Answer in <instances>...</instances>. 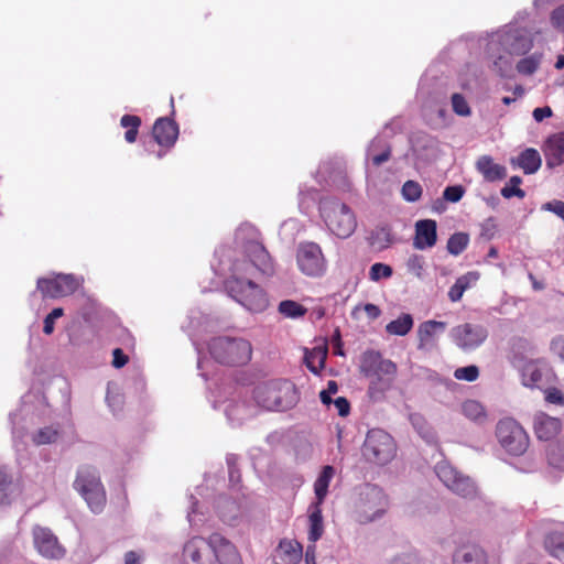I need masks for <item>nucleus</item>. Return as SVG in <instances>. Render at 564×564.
<instances>
[{"mask_svg":"<svg viewBox=\"0 0 564 564\" xmlns=\"http://www.w3.org/2000/svg\"><path fill=\"white\" fill-rule=\"evenodd\" d=\"M361 373L370 380L368 394L378 401L391 388L397 373V366L388 359H382L379 352L367 351L360 364Z\"/></svg>","mask_w":564,"mask_h":564,"instance_id":"1","label":"nucleus"},{"mask_svg":"<svg viewBox=\"0 0 564 564\" xmlns=\"http://www.w3.org/2000/svg\"><path fill=\"white\" fill-rule=\"evenodd\" d=\"M253 398L257 404L265 410L285 411L296 404L299 394L293 382L288 379H275L257 386Z\"/></svg>","mask_w":564,"mask_h":564,"instance_id":"2","label":"nucleus"},{"mask_svg":"<svg viewBox=\"0 0 564 564\" xmlns=\"http://www.w3.org/2000/svg\"><path fill=\"white\" fill-rule=\"evenodd\" d=\"M241 268L235 264L234 274L225 282L228 294L250 312L259 313L267 308L264 291L250 279L238 276Z\"/></svg>","mask_w":564,"mask_h":564,"instance_id":"3","label":"nucleus"},{"mask_svg":"<svg viewBox=\"0 0 564 564\" xmlns=\"http://www.w3.org/2000/svg\"><path fill=\"white\" fill-rule=\"evenodd\" d=\"M321 216L327 228L338 238L350 237L357 227L351 208L337 198H324L319 203Z\"/></svg>","mask_w":564,"mask_h":564,"instance_id":"4","label":"nucleus"},{"mask_svg":"<svg viewBox=\"0 0 564 564\" xmlns=\"http://www.w3.org/2000/svg\"><path fill=\"white\" fill-rule=\"evenodd\" d=\"M208 350L217 362L227 366L246 365L252 355V347L248 340L228 336L213 338L208 344Z\"/></svg>","mask_w":564,"mask_h":564,"instance_id":"5","label":"nucleus"},{"mask_svg":"<svg viewBox=\"0 0 564 564\" xmlns=\"http://www.w3.org/2000/svg\"><path fill=\"white\" fill-rule=\"evenodd\" d=\"M74 488L82 495L93 512L99 513L104 510L107 501L106 491L95 467L80 466Z\"/></svg>","mask_w":564,"mask_h":564,"instance_id":"6","label":"nucleus"},{"mask_svg":"<svg viewBox=\"0 0 564 564\" xmlns=\"http://www.w3.org/2000/svg\"><path fill=\"white\" fill-rule=\"evenodd\" d=\"M362 455L370 463L386 465L395 455V443L383 430H370L362 445Z\"/></svg>","mask_w":564,"mask_h":564,"instance_id":"7","label":"nucleus"},{"mask_svg":"<svg viewBox=\"0 0 564 564\" xmlns=\"http://www.w3.org/2000/svg\"><path fill=\"white\" fill-rule=\"evenodd\" d=\"M499 444L511 455L520 456L529 447V436L524 429L513 419L500 420L496 427Z\"/></svg>","mask_w":564,"mask_h":564,"instance_id":"8","label":"nucleus"},{"mask_svg":"<svg viewBox=\"0 0 564 564\" xmlns=\"http://www.w3.org/2000/svg\"><path fill=\"white\" fill-rule=\"evenodd\" d=\"M296 262L301 272L307 276H322L326 271V260L319 245L301 242L296 251Z\"/></svg>","mask_w":564,"mask_h":564,"instance_id":"9","label":"nucleus"},{"mask_svg":"<svg viewBox=\"0 0 564 564\" xmlns=\"http://www.w3.org/2000/svg\"><path fill=\"white\" fill-rule=\"evenodd\" d=\"M440 480L454 494L463 498H474L477 496V487L468 477L456 470L447 463H440L435 468Z\"/></svg>","mask_w":564,"mask_h":564,"instance_id":"10","label":"nucleus"},{"mask_svg":"<svg viewBox=\"0 0 564 564\" xmlns=\"http://www.w3.org/2000/svg\"><path fill=\"white\" fill-rule=\"evenodd\" d=\"M488 337V330L480 324L464 323L451 330L453 343L464 351H470L481 346Z\"/></svg>","mask_w":564,"mask_h":564,"instance_id":"11","label":"nucleus"},{"mask_svg":"<svg viewBox=\"0 0 564 564\" xmlns=\"http://www.w3.org/2000/svg\"><path fill=\"white\" fill-rule=\"evenodd\" d=\"M78 286V281L72 274H56L53 278H40L36 283V288L44 299H58L70 295Z\"/></svg>","mask_w":564,"mask_h":564,"instance_id":"12","label":"nucleus"},{"mask_svg":"<svg viewBox=\"0 0 564 564\" xmlns=\"http://www.w3.org/2000/svg\"><path fill=\"white\" fill-rule=\"evenodd\" d=\"M33 543L36 551L50 560H61L65 555L64 546L51 529L35 525L32 530Z\"/></svg>","mask_w":564,"mask_h":564,"instance_id":"13","label":"nucleus"},{"mask_svg":"<svg viewBox=\"0 0 564 564\" xmlns=\"http://www.w3.org/2000/svg\"><path fill=\"white\" fill-rule=\"evenodd\" d=\"M184 556L193 564H215V552L208 539L194 536L184 545Z\"/></svg>","mask_w":564,"mask_h":564,"instance_id":"14","label":"nucleus"},{"mask_svg":"<svg viewBox=\"0 0 564 564\" xmlns=\"http://www.w3.org/2000/svg\"><path fill=\"white\" fill-rule=\"evenodd\" d=\"M210 543L215 552V563L242 564V560L237 547L220 533L215 532L210 534Z\"/></svg>","mask_w":564,"mask_h":564,"instance_id":"15","label":"nucleus"},{"mask_svg":"<svg viewBox=\"0 0 564 564\" xmlns=\"http://www.w3.org/2000/svg\"><path fill=\"white\" fill-rule=\"evenodd\" d=\"M245 252L252 265L261 273L271 275L274 272L273 261L262 243L248 241L245 246Z\"/></svg>","mask_w":564,"mask_h":564,"instance_id":"16","label":"nucleus"},{"mask_svg":"<svg viewBox=\"0 0 564 564\" xmlns=\"http://www.w3.org/2000/svg\"><path fill=\"white\" fill-rule=\"evenodd\" d=\"M152 135L159 145L172 148L178 138V124L171 118H159L153 124Z\"/></svg>","mask_w":564,"mask_h":564,"instance_id":"17","label":"nucleus"},{"mask_svg":"<svg viewBox=\"0 0 564 564\" xmlns=\"http://www.w3.org/2000/svg\"><path fill=\"white\" fill-rule=\"evenodd\" d=\"M447 324L438 321H425L417 328V349L432 350L437 346V335L446 329Z\"/></svg>","mask_w":564,"mask_h":564,"instance_id":"18","label":"nucleus"},{"mask_svg":"<svg viewBox=\"0 0 564 564\" xmlns=\"http://www.w3.org/2000/svg\"><path fill=\"white\" fill-rule=\"evenodd\" d=\"M437 241V224L433 219H422L415 223L413 247L417 250L432 248Z\"/></svg>","mask_w":564,"mask_h":564,"instance_id":"19","label":"nucleus"},{"mask_svg":"<svg viewBox=\"0 0 564 564\" xmlns=\"http://www.w3.org/2000/svg\"><path fill=\"white\" fill-rule=\"evenodd\" d=\"M543 153L546 166L554 169L564 163V131L550 135L544 145Z\"/></svg>","mask_w":564,"mask_h":564,"instance_id":"20","label":"nucleus"},{"mask_svg":"<svg viewBox=\"0 0 564 564\" xmlns=\"http://www.w3.org/2000/svg\"><path fill=\"white\" fill-rule=\"evenodd\" d=\"M533 427L539 440L550 441L560 433L562 423L556 417L538 413L534 416Z\"/></svg>","mask_w":564,"mask_h":564,"instance_id":"21","label":"nucleus"},{"mask_svg":"<svg viewBox=\"0 0 564 564\" xmlns=\"http://www.w3.org/2000/svg\"><path fill=\"white\" fill-rule=\"evenodd\" d=\"M476 170L482 175L487 182L502 181L507 177V169L505 165L495 163L490 155H481L476 161Z\"/></svg>","mask_w":564,"mask_h":564,"instance_id":"22","label":"nucleus"},{"mask_svg":"<svg viewBox=\"0 0 564 564\" xmlns=\"http://www.w3.org/2000/svg\"><path fill=\"white\" fill-rule=\"evenodd\" d=\"M454 564H487L486 554L477 545H464L454 555Z\"/></svg>","mask_w":564,"mask_h":564,"instance_id":"23","label":"nucleus"},{"mask_svg":"<svg viewBox=\"0 0 564 564\" xmlns=\"http://www.w3.org/2000/svg\"><path fill=\"white\" fill-rule=\"evenodd\" d=\"M479 278L480 274L477 271H469L457 278L448 291V299L454 303L460 301L464 292L475 285Z\"/></svg>","mask_w":564,"mask_h":564,"instance_id":"24","label":"nucleus"},{"mask_svg":"<svg viewBox=\"0 0 564 564\" xmlns=\"http://www.w3.org/2000/svg\"><path fill=\"white\" fill-rule=\"evenodd\" d=\"M512 162L522 169L524 174L535 173L542 164L540 153L533 148H528L522 151L517 160H512Z\"/></svg>","mask_w":564,"mask_h":564,"instance_id":"25","label":"nucleus"},{"mask_svg":"<svg viewBox=\"0 0 564 564\" xmlns=\"http://www.w3.org/2000/svg\"><path fill=\"white\" fill-rule=\"evenodd\" d=\"M334 474H335V469L333 466L327 465V466L323 467L319 476L317 477V479L314 482V492L316 496V502H314L313 505L322 506V503L324 502V500L327 496L329 482H330L332 478L334 477Z\"/></svg>","mask_w":564,"mask_h":564,"instance_id":"26","label":"nucleus"},{"mask_svg":"<svg viewBox=\"0 0 564 564\" xmlns=\"http://www.w3.org/2000/svg\"><path fill=\"white\" fill-rule=\"evenodd\" d=\"M509 52L514 55H524L533 47V36L528 31H518L511 35Z\"/></svg>","mask_w":564,"mask_h":564,"instance_id":"27","label":"nucleus"},{"mask_svg":"<svg viewBox=\"0 0 564 564\" xmlns=\"http://www.w3.org/2000/svg\"><path fill=\"white\" fill-rule=\"evenodd\" d=\"M310 531L308 540L313 543L318 541L324 533L323 514L319 505L311 506V513L308 516Z\"/></svg>","mask_w":564,"mask_h":564,"instance_id":"28","label":"nucleus"},{"mask_svg":"<svg viewBox=\"0 0 564 564\" xmlns=\"http://www.w3.org/2000/svg\"><path fill=\"white\" fill-rule=\"evenodd\" d=\"M327 358V347H315L305 354L306 367L315 375L319 373L325 367Z\"/></svg>","mask_w":564,"mask_h":564,"instance_id":"29","label":"nucleus"},{"mask_svg":"<svg viewBox=\"0 0 564 564\" xmlns=\"http://www.w3.org/2000/svg\"><path fill=\"white\" fill-rule=\"evenodd\" d=\"M369 243L371 247L383 250L392 243L391 229L388 226H378L369 235Z\"/></svg>","mask_w":564,"mask_h":564,"instance_id":"30","label":"nucleus"},{"mask_svg":"<svg viewBox=\"0 0 564 564\" xmlns=\"http://www.w3.org/2000/svg\"><path fill=\"white\" fill-rule=\"evenodd\" d=\"M413 327V318L410 314H402L397 319L391 321L386 326V330L390 335L405 336Z\"/></svg>","mask_w":564,"mask_h":564,"instance_id":"31","label":"nucleus"},{"mask_svg":"<svg viewBox=\"0 0 564 564\" xmlns=\"http://www.w3.org/2000/svg\"><path fill=\"white\" fill-rule=\"evenodd\" d=\"M141 118L135 115H123L120 119V126L126 128L124 140L128 143H134L137 141L139 129L141 127Z\"/></svg>","mask_w":564,"mask_h":564,"instance_id":"32","label":"nucleus"},{"mask_svg":"<svg viewBox=\"0 0 564 564\" xmlns=\"http://www.w3.org/2000/svg\"><path fill=\"white\" fill-rule=\"evenodd\" d=\"M547 552L560 560H564V535L558 532L547 534L544 541Z\"/></svg>","mask_w":564,"mask_h":564,"instance_id":"33","label":"nucleus"},{"mask_svg":"<svg viewBox=\"0 0 564 564\" xmlns=\"http://www.w3.org/2000/svg\"><path fill=\"white\" fill-rule=\"evenodd\" d=\"M278 311L281 315L288 318H299L307 313V308L292 300H284L280 302Z\"/></svg>","mask_w":564,"mask_h":564,"instance_id":"34","label":"nucleus"},{"mask_svg":"<svg viewBox=\"0 0 564 564\" xmlns=\"http://www.w3.org/2000/svg\"><path fill=\"white\" fill-rule=\"evenodd\" d=\"M542 370L538 367L536 362L529 361L522 369V382L527 387H535L542 381Z\"/></svg>","mask_w":564,"mask_h":564,"instance_id":"35","label":"nucleus"},{"mask_svg":"<svg viewBox=\"0 0 564 564\" xmlns=\"http://www.w3.org/2000/svg\"><path fill=\"white\" fill-rule=\"evenodd\" d=\"M463 414L475 422H484L486 420V412L484 406L475 400H467L462 404Z\"/></svg>","mask_w":564,"mask_h":564,"instance_id":"36","label":"nucleus"},{"mask_svg":"<svg viewBox=\"0 0 564 564\" xmlns=\"http://www.w3.org/2000/svg\"><path fill=\"white\" fill-rule=\"evenodd\" d=\"M279 550L291 561L299 562L302 557V544L294 540H282L279 543Z\"/></svg>","mask_w":564,"mask_h":564,"instance_id":"37","label":"nucleus"},{"mask_svg":"<svg viewBox=\"0 0 564 564\" xmlns=\"http://www.w3.org/2000/svg\"><path fill=\"white\" fill-rule=\"evenodd\" d=\"M469 236L465 232H456L447 240V251L453 256L460 254L468 246Z\"/></svg>","mask_w":564,"mask_h":564,"instance_id":"38","label":"nucleus"},{"mask_svg":"<svg viewBox=\"0 0 564 564\" xmlns=\"http://www.w3.org/2000/svg\"><path fill=\"white\" fill-rule=\"evenodd\" d=\"M541 63V55L532 54L528 57L520 59L517 63V70L522 75H532L536 72Z\"/></svg>","mask_w":564,"mask_h":564,"instance_id":"39","label":"nucleus"},{"mask_svg":"<svg viewBox=\"0 0 564 564\" xmlns=\"http://www.w3.org/2000/svg\"><path fill=\"white\" fill-rule=\"evenodd\" d=\"M58 431L52 426H45L40 429L32 437V441L36 445H46L56 442L58 438Z\"/></svg>","mask_w":564,"mask_h":564,"instance_id":"40","label":"nucleus"},{"mask_svg":"<svg viewBox=\"0 0 564 564\" xmlns=\"http://www.w3.org/2000/svg\"><path fill=\"white\" fill-rule=\"evenodd\" d=\"M393 274V270L389 264L376 262L370 267L369 279L378 282L380 279H389Z\"/></svg>","mask_w":564,"mask_h":564,"instance_id":"41","label":"nucleus"},{"mask_svg":"<svg viewBox=\"0 0 564 564\" xmlns=\"http://www.w3.org/2000/svg\"><path fill=\"white\" fill-rule=\"evenodd\" d=\"M549 463L564 470V442L561 444L552 445L547 452Z\"/></svg>","mask_w":564,"mask_h":564,"instance_id":"42","label":"nucleus"},{"mask_svg":"<svg viewBox=\"0 0 564 564\" xmlns=\"http://www.w3.org/2000/svg\"><path fill=\"white\" fill-rule=\"evenodd\" d=\"M406 270L412 275L422 279L424 273V258L421 254H411L406 260Z\"/></svg>","mask_w":564,"mask_h":564,"instance_id":"43","label":"nucleus"},{"mask_svg":"<svg viewBox=\"0 0 564 564\" xmlns=\"http://www.w3.org/2000/svg\"><path fill=\"white\" fill-rule=\"evenodd\" d=\"M422 195V187L415 181H406L402 186V196L408 202H416Z\"/></svg>","mask_w":564,"mask_h":564,"instance_id":"44","label":"nucleus"},{"mask_svg":"<svg viewBox=\"0 0 564 564\" xmlns=\"http://www.w3.org/2000/svg\"><path fill=\"white\" fill-rule=\"evenodd\" d=\"M454 377L457 380H464L468 382L476 381L479 377V369L475 365L457 368L454 371Z\"/></svg>","mask_w":564,"mask_h":564,"instance_id":"45","label":"nucleus"},{"mask_svg":"<svg viewBox=\"0 0 564 564\" xmlns=\"http://www.w3.org/2000/svg\"><path fill=\"white\" fill-rule=\"evenodd\" d=\"M452 106L455 113L458 116H469L470 108L462 94H453L452 95Z\"/></svg>","mask_w":564,"mask_h":564,"instance_id":"46","label":"nucleus"},{"mask_svg":"<svg viewBox=\"0 0 564 564\" xmlns=\"http://www.w3.org/2000/svg\"><path fill=\"white\" fill-rule=\"evenodd\" d=\"M64 311L62 307L54 308L46 317L44 318L43 332L46 335H51L54 332L55 321L62 317Z\"/></svg>","mask_w":564,"mask_h":564,"instance_id":"47","label":"nucleus"},{"mask_svg":"<svg viewBox=\"0 0 564 564\" xmlns=\"http://www.w3.org/2000/svg\"><path fill=\"white\" fill-rule=\"evenodd\" d=\"M12 479L4 468H0V503L8 502V490Z\"/></svg>","mask_w":564,"mask_h":564,"instance_id":"48","label":"nucleus"},{"mask_svg":"<svg viewBox=\"0 0 564 564\" xmlns=\"http://www.w3.org/2000/svg\"><path fill=\"white\" fill-rule=\"evenodd\" d=\"M465 189L462 185L447 186L443 192L444 199L457 203L464 196Z\"/></svg>","mask_w":564,"mask_h":564,"instance_id":"49","label":"nucleus"},{"mask_svg":"<svg viewBox=\"0 0 564 564\" xmlns=\"http://www.w3.org/2000/svg\"><path fill=\"white\" fill-rule=\"evenodd\" d=\"M551 23L557 31L564 33V4L555 8L552 11Z\"/></svg>","mask_w":564,"mask_h":564,"instance_id":"50","label":"nucleus"},{"mask_svg":"<svg viewBox=\"0 0 564 564\" xmlns=\"http://www.w3.org/2000/svg\"><path fill=\"white\" fill-rule=\"evenodd\" d=\"M545 401L556 405H564V393L557 388L545 390Z\"/></svg>","mask_w":564,"mask_h":564,"instance_id":"51","label":"nucleus"},{"mask_svg":"<svg viewBox=\"0 0 564 564\" xmlns=\"http://www.w3.org/2000/svg\"><path fill=\"white\" fill-rule=\"evenodd\" d=\"M500 194H501V196H502L503 198H507V199H509V198H511V197H513V196H516V197H518V198L522 199V198H524V196H525V192H524L522 188H520V187H516V186H513V185H510L509 183H507V184L501 188Z\"/></svg>","mask_w":564,"mask_h":564,"instance_id":"52","label":"nucleus"},{"mask_svg":"<svg viewBox=\"0 0 564 564\" xmlns=\"http://www.w3.org/2000/svg\"><path fill=\"white\" fill-rule=\"evenodd\" d=\"M128 361L129 357L123 352L121 348L113 349L111 365L115 368L120 369L124 367L128 364Z\"/></svg>","mask_w":564,"mask_h":564,"instance_id":"53","label":"nucleus"},{"mask_svg":"<svg viewBox=\"0 0 564 564\" xmlns=\"http://www.w3.org/2000/svg\"><path fill=\"white\" fill-rule=\"evenodd\" d=\"M333 403L340 416H347L349 414L350 403L345 397H338Z\"/></svg>","mask_w":564,"mask_h":564,"instance_id":"54","label":"nucleus"},{"mask_svg":"<svg viewBox=\"0 0 564 564\" xmlns=\"http://www.w3.org/2000/svg\"><path fill=\"white\" fill-rule=\"evenodd\" d=\"M552 109L549 106L535 108L533 110V118L536 122L543 121L545 118H550L552 116Z\"/></svg>","mask_w":564,"mask_h":564,"instance_id":"55","label":"nucleus"},{"mask_svg":"<svg viewBox=\"0 0 564 564\" xmlns=\"http://www.w3.org/2000/svg\"><path fill=\"white\" fill-rule=\"evenodd\" d=\"M551 349L564 361V337L554 338L551 343Z\"/></svg>","mask_w":564,"mask_h":564,"instance_id":"56","label":"nucleus"},{"mask_svg":"<svg viewBox=\"0 0 564 564\" xmlns=\"http://www.w3.org/2000/svg\"><path fill=\"white\" fill-rule=\"evenodd\" d=\"M390 155H391V151H390V149H387V150L382 151L381 153L372 156V159H371L372 164L375 166H380L381 164H383L384 162H387L390 159Z\"/></svg>","mask_w":564,"mask_h":564,"instance_id":"57","label":"nucleus"},{"mask_svg":"<svg viewBox=\"0 0 564 564\" xmlns=\"http://www.w3.org/2000/svg\"><path fill=\"white\" fill-rule=\"evenodd\" d=\"M364 310H365L367 316L371 319L378 318L381 314L380 308L377 305L371 304V303L366 304Z\"/></svg>","mask_w":564,"mask_h":564,"instance_id":"58","label":"nucleus"},{"mask_svg":"<svg viewBox=\"0 0 564 564\" xmlns=\"http://www.w3.org/2000/svg\"><path fill=\"white\" fill-rule=\"evenodd\" d=\"M334 354L343 356V349H341V340H340V334L339 330L336 329L334 335Z\"/></svg>","mask_w":564,"mask_h":564,"instance_id":"59","label":"nucleus"},{"mask_svg":"<svg viewBox=\"0 0 564 564\" xmlns=\"http://www.w3.org/2000/svg\"><path fill=\"white\" fill-rule=\"evenodd\" d=\"M124 564H140L139 555L133 551L126 553Z\"/></svg>","mask_w":564,"mask_h":564,"instance_id":"60","label":"nucleus"},{"mask_svg":"<svg viewBox=\"0 0 564 564\" xmlns=\"http://www.w3.org/2000/svg\"><path fill=\"white\" fill-rule=\"evenodd\" d=\"M324 391L328 392L329 394H335L338 391L337 382L334 380H329L327 382V389H325Z\"/></svg>","mask_w":564,"mask_h":564,"instance_id":"61","label":"nucleus"},{"mask_svg":"<svg viewBox=\"0 0 564 564\" xmlns=\"http://www.w3.org/2000/svg\"><path fill=\"white\" fill-rule=\"evenodd\" d=\"M330 395L332 394H329L328 392L321 391L319 399H321L322 403L325 405H329L330 403H333L334 400H332Z\"/></svg>","mask_w":564,"mask_h":564,"instance_id":"62","label":"nucleus"},{"mask_svg":"<svg viewBox=\"0 0 564 564\" xmlns=\"http://www.w3.org/2000/svg\"><path fill=\"white\" fill-rule=\"evenodd\" d=\"M508 183L516 187H520V184L522 183V178L520 176L514 175V176L510 177Z\"/></svg>","mask_w":564,"mask_h":564,"instance_id":"63","label":"nucleus"},{"mask_svg":"<svg viewBox=\"0 0 564 564\" xmlns=\"http://www.w3.org/2000/svg\"><path fill=\"white\" fill-rule=\"evenodd\" d=\"M555 68H557V69L564 68V55H560L557 57V61L555 63Z\"/></svg>","mask_w":564,"mask_h":564,"instance_id":"64","label":"nucleus"}]
</instances>
